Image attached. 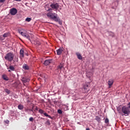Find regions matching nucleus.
<instances>
[{"mask_svg":"<svg viewBox=\"0 0 130 130\" xmlns=\"http://www.w3.org/2000/svg\"><path fill=\"white\" fill-rule=\"evenodd\" d=\"M126 107V106H123L122 107L121 112L126 116H128L130 114V103H129Z\"/></svg>","mask_w":130,"mask_h":130,"instance_id":"obj_1","label":"nucleus"},{"mask_svg":"<svg viewBox=\"0 0 130 130\" xmlns=\"http://www.w3.org/2000/svg\"><path fill=\"white\" fill-rule=\"evenodd\" d=\"M47 16L48 18L55 22H58L59 20V19L57 17V14L56 13H52L49 12L47 13Z\"/></svg>","mask_w":130,"mask_h":130,"instance_id":"obj_2","label":"nucleus"},{"mask_svg":"<svg viewBox=\"0 0 130 130\" xmlns=\"http://www.w3.org/2000/svg\"><path fill=\"white\" fill-rule=\"evenodd\" d=\"M5 59L8 61H12L14 59V54L12 52L8 53L5 56Z\"/></svg>","mask_w":130,"mask_h":130,"instance_id":"obj_3","label":"nucleus"},{"mask_svg":"<svg viewBox=\"0 0 130 130\" xmlns=\"http://www.w3.org/2000/svg\"><path fill=\"white\" fill-rule=\"evenodd\" d=\"M39 112L40 114H44V115H45V116L48 117L49 118H50L51 119H53L52 117L51 116L48 115L47 113H45L44 110H42V109H39Z\"/></svg>","mask_w":130,"mask_h":130,"instance_id":"obj_4","label":"nucleus"},{"mask_svg":"<svg viewBox=\"0 0 130 130\" xmlns=\"http://www.w3.org/2000/svg\"><path fill=\"white\" fill-rule=\"evenodd\" d=\"M50 7L53 10L57 11L59 8V5L57 3H53L50 5Z\"/></svg>","mask_w":130,"mask_h":130,"instance_id":"obj_5","label":"nucleus"},{"mask_svg":"<svg viewBox=\"0 0 130 130\" xmlns=\"http://www.w3.org/2000/svg\"><path fill=\"white\" fill-rule=\"evenodd\" d=\"M89 83L88 84L87 83L84 85L83 88V93H88V91H89Z\"/></svg>","mask_w":130,"mask_h":130,"instance_id":"obj_6","label":"nucleus"},{"mask_svg":"<svg viewBox=\"0 0 130 130\" xmlns=\"http://www.w3.org/2000/svg\"><path fill=\"white\" fill-rule=\"evenodd\" d=\"M17 13V10L15 8H12L10 10V14L12 15H15Z\"/></svg>","mask_w":130,"mask_h":130,"instance_id":"obj_7","label":"nucleus"},{"mask_svg":"<svg viewBox=\"0 0 130 130\" xmlns=\"http://www.w3.org/2000/svg\"><path fill=\"white\" fill-rule=\"evenodd\" d=\"M21 81L23 83H27L30 81V78L29 77H22Z\"/></svg>","mask_w":130,"mask_h":130,"instance_id":"obj_8","label":"nucleus"},{"mask_svg":"<svg viewBox=\"0 0 130 130\" xmlns=\"http://www.w3.org/2000/svg\"><path fill=\"white\" fill-rule=\"evenodd\" d=\"M114 83V80L113 79H110L109 81H108V85H109V88H111L112 86Z\"/></svg>","mask_w":130,"mask_h":130,"instance_id":"obj_9","label":"nucleus"},{"mask_svg":"<svg viewBox=\"0 0 130 130\" xmlns=\"http://www.w3.org/2000/svg\"><path fill=\"white\" fill-rule=\"evenodd\" d=\"M63 51V48H59L58 49H57L56 50L57 55H61V53H62Z\"/></svg>","mask_w":130,"mask_h":130,"instance_id":"obj_10","label":"nucleus"},{"mask_svg":"<svg viewBox=\"0 0 130 130\" xmlns=\"http://www.w3.org/2000/svg\"><path fill=\"white\" fill-rule=\"evenodd\" d=\"M64 68L63 63H60V64L57 67L58 70H61L62 69Z\"/></svg>","mask_w":130,"mask_h":130,"instance_id":"obj_11","label":"nucleus"},{"mask_svg":"<svg viewBox=\"0 0 130 130\" xmlns=\"http://www.w3.org/2000/svg\"><path fill=\"white\" fill-rule=\"evenodd\" d=\"M51 62H52V60H51V59L46 60H45L44 64H45V65H46V66H48V65H49Z\"/></svg>","mask_w":130,"mask_h":130,"instance_id":"obj_12","label":"nucleus"},{"mask_svg":"<svg viewBox=\"0 0 130 130\" xmlns=\"http://www.w3.org/2000/svg\"><path fill=\"white\" fill-rule=\"evenodd\" d=\"M76 56H77V58H78L79 59H83V57L81 55V54H80V53L79 52H76Z\"/></svg>","mask_w":130,"mask_h":130,"instance_id":"obj_13","label":"nucleus"},{"mask_svg":"<svg viewBox=\"0 0 130 130\" xmlns=\"http://www.w3.org/2000/svg\"><path fill=\"white\" fill-rule=\"evenodd\" d=\"M20 58H22L24 57V50L22 49L20 50Z\"/></svg>","mask_w":130,"mask_h":130,"instance_id":"obj_14","label":"nucleus"},{"mask_svg":"<svg viewBox=\"0 0 130 130\" xmlns=\"http://www.w3.org/2000/svg\"><path fill=\"white\" fill-rule=\"evenodd\" d=\"M19 32L21 34L22 36L24 37V36L26 34V31L25 30H19Z\"/></svg>","mask_w":130,"mask_h":130,"instance_id":"obj_15","label":"nucleus"},{"mask_svg":"<svg viewBox=\"0 0 130 130\" xmlns=\"http://www.w3.org/2000/svg\"><path fill=\"white\" fill-rule=\"evenodd\" d=\"M9 69L10 70H8L9 72H11V71H15V68L13 66H9Z\"/></svg>","mask_w":130,"mask_h":130,"instance_id":"obj_16","label":"nucleus"},{"mask_svg":"<svg viewBox=\"0 0 130 130\" xmlns=\"http://www.w3.org/2000/svg\"><path fill=\"white\" fill-rule=\"evenodd\" d=\"M2 78L5 81H9V80L8 76H7V75H5L2 76Z\"/></svg>","mask_w":130,"mask_h":130,"instance_id":"obj_17","label":"nucleus"},{"mask_svg":"<svg viewBox=\"0 0 130 130\" xmlns=\"http://www.w3.org/2000/svg\"><path fill=\"white\" fill-rule=\"evenodd\" d=\"M23 69L25 70H29V66H28L27 64H24L23 65Z\"/></svg>","mask_w":130,"mask_h":130,"instance_id":"obj_18","label":"nucleus"},{"mask_svg":"<svg viewBox=\"0 0 130 130\" xmlns=\"http://www.w3.org/2000/svg\"><path fill=\"white\" fill-rule=\"evenodd\" d=\"M95 120H96V121H98V122H101V118H100L99 116H96L95 117Z\"/></svg>","mask_w":130,"mask_h":130,"instance_id":"obj_19","label":"nucleus"},{"mask_svg":"<svg viewBox=\"0 0 130 130\" xmlns=\"http://www.w3.org/2000/svg\"><path fill=\"white\" fill-rule=\"evenodd\" d=\"M24 37L26 38V39H27L29 41H31V40L30 39V36H29V35L28 34H26Z\"/></svg>","mask_w":130,"mask_h":130,"instance_id":"obj_20","label":"nucleus"},{"mask_svg":"<svg viewBox=\"0 0 130 130\" xmlns=\"http://www.w3.org/2000/svg\"><path fill=\"white\" fill-rule=\"evenodd\" d=\"M24 107L23 106L21 105H19V106H18V108L19 110H22L23 109Z\"/></svg>","mask_w":130,"mask_h":130,"instance_id":"obj_21","label":"nucleus"},{"mask_svg":"<svg viewBox=\"0 0 130 130\" xmlns=\"http://www.w3.org/2000/svg\"><path fill=\"white\" fill-rule=\"evenodd\" d=\"M105 123H107V124H108V123L109 122V120L108 118H106V119L105 120Z\"/></svg>","mask_w":130,"mask_h":130,"instance_id":"obj_22","label":"nucleus"},{"mask_svg":"<svg viewBox=\"0 0 130 130\" xmlns=\"http://www.w3.org/2000/svg\"><path fill=\"white\" fill-rule=\"evenodd\" d=\"M25 21H27V22H30L31 21V18L30 17H27L25 19Z\"/></svg>","mask_w":130,"mask_h":130,"instance_id":"obj_23","label":"nucleus"},{"mask_svg":"<svg viewBox=\"0 0 130 130\" xmlns=\"http://www.w3.org/2000/svg\"><path fill=\"white\" fill-rule=\"evenodd\" d=\"M57 112L59 114H62V111H61V110H60V109H58L57 110Z\"/></svg>","mask_w":130,"mask_h":130,"instance_id":"obj_24","label":"nucleus"},{"mask_svg":"<svg viewBox=\"0 0 130 130\" xmlns=\"http://www.w3.org/2000/svg\"><path fill=\"white\" fill-rule=\"evenodd\" d=\"M5 91L6 93H7L8 94L10 93V91L8 89H5Z\"/></svg>","mask_w":130,"mask_h":130,"instance_id":"obj_25","label":"nucleus"},{"mask_svg":"<svg viewBox=\"0 0 130 130\" xmlns=\"http://www.w3.org/2000/svg\"><path fill=\"white\" fill-rule=\"evenodd\" d=\"M9 36L8 34L5 33L3 35V37L6 38L7 37Z\"/></svg>","mask_w":130,"mask_h":130,"instance_id":"obj_26","label":"nucleus"},{"mask_svg":"<svg viewBox=\"0 0 130 130\" xmlns=\"http://www.w3.org/2000/svg\"><path fill=\"white\" fill-rule=\"evenodd\" d=\"M29 121H34V118L32 117H30L29 119Z\"/></svg>","mask_w":130,"mask_h":130,"instance_id":"obj_27","label":"nucleus"},{"mask_svg":"<svg viewBox=\"0 0 130 130\" xmlns=\"http://www.w3.org/2000/svg\"><path fill=\"white\" fill-rule=\"evenodd\" d=\"M117 111H118L119 113H121V111H120V110L119 109V108H117Z\"/></svg>","mask_w":130,"mask_h":130,"instance_id":"obj_28","label":"nucleus"},{"mask_svg":"<svg viewBox=\"0 0 130 130\" xmlns=\"http://www.w3.org/2000/svg\"><path fill=\"white\" fill-rule=\"evenodd\" d=\"M6 1V0H0V3H4Z\"/></svg>","mask_w":130,"mask_h":130,"instance_id":"obj_29","label":"nucleus"},{"mask_svg":"<svg viewBox=\"0 0 130 130\" xmlns=\"http://www.w3.org/2000/svg\"><path fill=\"white\" fill-rule=\"evenodd\" d=\"M47 123L48 124V125H50V122L49 120H47Z\"/></svg>","mask_w":130,"mask_h":130,"instance_id":"obj_30","label":"nucleus"},{"mask_svg":"<svg viewBox=\"0 0 130 130\" xmlns=\"http://www.w3.org/2000/svg\"><path fill=\"white\" fill-rule=\"evenodd\" d=\"M14 61H16V62H18V57H17V58L16 59V60Z\"/></svg>","mask_w":130,"mask_h":130,"instance_id":"obj_31","label":"nucleus"},{"mask_svg":"<svg viewBox=\"0 0 130 130\" xmlns=\"http://www.w3.org/2000/svg\"><path fill=\"white\" fill-rule=\"evenodd\" d=\"M5 122L6 123H9L10 121L9 120H7Z\"/></svg>","mask_w":130,"mask_h":130,"instance_id":"obj_32","label":"nucleus"},{"mask_svg":"<svg viewBox=\"0 0 130 130\" xmlns=\"http://www.w3.org/2000/svg\"><path fill=\"white\" fill-rule=\"evenodd\" d=\"M52 9L51 8L50 9H49V10L47 11H52Z\"/></svg>","mask_w":130,"mask_h":130,"instance_id":"obj_33","label":"nucleus"},{"mask_svg":"<svg viewBox=\"0 0 130 130\" xmlns=\"http://www.w3.org/2000/svg\"><path fill=\"white\" fill-rule=\"evenodd\" d=\"M115 36V35L114 33H112V37H114Z\"/></svg>","mask_w":130,"mask_h":130,"instance_id":"obj_34","label":"nucleus"},{"mask_svg":"<svg viewBox=\"0 0 130 130\" xmlns=\"http://www.w3.org/2000/svg\"><path fill=\"white\" fill-rule=\"evenodd\" d=\"M15 1L17 2H20L21 0H15Z\"/></svg>","mask_w":130,"mask_h":130,"instance_id":"obj_35","label":"nucleus"},{"mask_svg":"<svg viewBox=\"0 0 130 130\" xmlns=\"http://www.w3.org/2000/svg\"><path fill=\"white\" fill-rule=\"evenodd\" d=\"M86 130H90L89 128H87Z\"/></svg>","mask_w":130,"mask_h":130,"instance_id":"obj_36","label":"nucleus"}]
</instances>
